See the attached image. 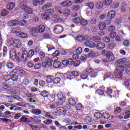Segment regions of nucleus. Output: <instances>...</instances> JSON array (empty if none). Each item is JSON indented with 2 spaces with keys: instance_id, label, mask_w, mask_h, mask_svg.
<instances>
[{
  "instance_id": "1",
  "label": "nucleus",
  "mask_w": 130,
  "mask_h": 130,
  "mask_svg": "<svg viewBox=\"0 0 130 130\" xmlns=\"http://www.w3.org/2000/svg\"><path fill=\"white\" fill-rule=\"evenodd\" d=\"M122 76V70L119 68H117L114 72V75L112 76L113 80L117 81L118 79H120Z\"/></svg>"
},
{
  "instance_id": "2",
  "label": "nucleus",
  "mask_w": 130,
  "mask_h": 130,
  "mask_svg": "<svg viewBox=\"0 0 130 130\" xmlns=\"http://www.w3.org/2000/svg\"><path fill=\"white\" fill-rule=\"evenodd\" d=\"M53 10L52 9H49L46 10V12L42 14V18L44 20H46L47 21L50 19L49 16L53 14Z\"/></svg>"
},
{
  "instance_id": "3",
  "label": "nucleus",
  "mask_w": 130,
  "mask_h": 130,
  "mask_svg": "<svg viewBox=\"0 0 130 130\" xmlns=\"http://www.w3.org/2000/svg\"><path fill=\"white\" fill-rule=\"evenodd\" d=\"M25 52L24 51L22 54L20 52L18 53L14 59H16L17 62H21L22 60L25 62Z\"/></svg>"
},
{
  "instance_id": "4",
  "label": "nucleus",
  "mask_w": 130,
  "mask_h": 130,
  "mask_svg": "<svg viewBox=\"0 0 130 130\" xmlns=\"http://www.w3.org/2000/svg\"><path fill=\"white\" fill-rule=\"evenodd\" d=\"M24 51H25V58H24V62H26V61H27V60L28 59H29V58H31L32 57V56H33V55H34L35 52H34V50L31 49L28 52V54H27V52L26 51V50H24Z\"/></svg>"
},
{
  "instance_id": "5",
  "label": "nucleus",
  "mask_w": 130,
  "mask_h": 130,
  "mask_svg": "<svg viewBox=\"0 0 130 130\" xmlns=\"http://www.w3.org/2000/svg\"><path fill=\"white\" fill-rule=\"evenodd\" d=\"M106 57L109 61H114L115 57L113 53L110 51H108L106 54Z\"/></svg>"
},
{
  "instance_id": "6",
  "label": "nucleus",
  "mask_w": 130,
  "mask_h": 130,
  "mask_svg": "<svg viewBox=\"0 0 130 130\" xmlns=\"http://www.w3.org/2000/svg\"><path fill=\"white\" fill-rule=\"evenodd\" d=\"M53 31L56 34H59L63 31V27L60 25H56L54 27Z\"/></svg>"
},
{
  "instance_id": "7",
  "label": "nucleus",
  "mask_w": 130,
  "mask_h": 130,
  "mask_svg": "<svg viewBox=\"0 0 130 130\" xmlns=\"http://www.w3.org/2000/svg\"><path fill=\"white\" fill-rule=\"evenodd\" d=\"M110 117V115L108 113H103L102 114V119H101L100 122L103 124L104 123H106V122L105 121V119H108Z\"/></svg>"
},
{
  "instance_id": "8",
  "label": "nucleus",
  "mask_w": 130,
  "mask_h": 130,
  "mask_svg": "<svg viewBox=\"0 0 130 130\" xmlns=\"http://www.w3.org/2000/svg\"><path fill=\"white\" fill-rule=\"evenodd\" d=\"M15 40V38L10 36H8L7 40V44L8 46H12V45H13Z\"/></svg>"
},
{
  "instance_id": "9",
  "label": "nucleus",
  "mask_w": 130,
  "mask_h": 130,
  "mask_svg": "<svg viewBox=\"0 0 130 130\" xmlns=\"http://www.w3.org/2000/svg\"><path fill=\"white\" fill-rule=\"evenodd\" d=\"M10 55L12 59H15L17 56V51L16 49L12 48L10 51Z\"/></svg>"
},
{
  "instance_id": "10",
  "label": "nucleus",
  "mask_w": 130,
  "mask_h": 130,
  "mask_svg": "<svg viewBox=\"0 0 130 130\" xmlns=\"http://www.w3.org/2000/svg\"><path fill=\"white\" fill-rule=\"evenodd\" d=\"M106 28H107V26H106L105 22L101 21L99 23V29H100V30L104 31V30H106Z\"/></svg>"
},
{
  "instance_id": "11",
  "label": "nucleus",
  "mask_w": 130,
  "mask_h": 130,
  "mask_svg": "<svg viewBox=\"0 0 130 130\" xmlns=\"http://www.w3.org/2000/svg\"><path fill=\"white\" fill-rule=\"evenodd\" d=\"M21 45L22 43L21 42V41H20V40L15 39L14 40V42L13 43V47H15V48H20Z\"/></svg>"
},
{
  "instance_id": "12",
  "label": "nucleus",
  "mask_w": 130,
  "mask_h": 130,
  "mask_svg": "<svg viewBox=\"0 0 130 130\" xmlns=\"http://www.w3.org/2000/svg\"><path fill=\"white\" fill-rule=\"evenodd\" d=\"M114 17H115V11L112 10L108 12L107 18L109 20H112V19H114Z\"/></svg>"
},
{
  "instance_id": "13",
  "label": "nucleus",
  "mask_w": 130,
  "mask_h": 130,
  "mask_svg": "<svg viewBox=\"0 0 130 130\" xmlns=\"http://www.w3.org/2000/svg\"><path fill=\"white\" fill-rule=\"evenodd\" d=\"M22 11H24L26 14H28L29 15H31V14H33V9L31 8L25 6L23 9H21Z\"/></svg>"
},
{
  "instance_id": "14",
  "label": "nucleus",
  "mask_w": 130,
  "mask_h": 130,
  "mask_svg": "<svg viewBox=\"0 0 130 130\" xmlns=\"http://www.w3.org/2000/svg\"><path fill=\"white\" fill-rule=\"evenodd\" d=\"M85 46H86V47H90V48H94L95 46H96V44H95V43L92 42V41H86L84 43Z\"/></svg>"
},
{
  "instance_id": "15",
  "label": "nucleus",
  "mask_w": 130,
  "mask_h": 130,
  "mask_svg": "<svg viewBox=\"0 0 130 130\" xmlns=\"http://www.w3.org/2000/svg\"><path fill=\"white\" fill-rule=\"evenodd\" d=\"M18 4L20 9L22 10V9H24V7L25 6H26V4H27V1L26 0H18Z\"/></svg>"
},
{
  "instance_id": "16",
  "label": "nucleus",
  "mask_w": 130,
  "mask_h": 130,
  "mask_svg": "<svg viewBox=\"0 0 130 130\" xmlns=\"http://www.w3.org/2000/svg\"><path fill=\"white\" fill-rule=\"evenodd\" d=\"M45 2V0H34L33 1V5L37 7V6H40V5H43Z\"/></svg>"
},
{
  "instance_id": "17",
  "label": "nucleus",
  "mask_w": 130,
  "mask_h": 130,
  "mask_svg": "<svg viewBox=\"0 0 130 130\" xmlns=\"http://www.w3.org/2000/svg\"><path fill=\"white\" fill-rule=\"evenodd\" d=\"M30 32H31L32 36H36V34L39 33L38 28L36 27L31 28L30 29Z\"/></svg>"
},
{
  "instance_id": "18",
  "label": "nucleus",
  "mask_w": 130,
  "mask_h": 130,
  "mask_svg": "<svg viewBox=\"0 0 130 130\" xmlns=\"http://www.w3.org/2000/svg\"><path fill=\"white\" fill-rule=\"evenodd\" d=\"M16 7V4L14 2H10L7 5V9L8 10H13Z\"/></svg>"
},
{
  "instance_id": "19",
  "label": "nucleus",
  "mask_w": 130,
  "mask_h": 130,
  "mask_svg": "<svg viewBox=\"0 0 130 130\" xmlns=\"http://www.w3.org/2000/svg\"><path fill=\"white\" fill-rule=\"evenodd\" d=\"M41 110L39 109H35L31 110V113L35 115H40L41 114Z\"/></svg>"
},
{
  "instance_id": "20",
  "label": "nucleus",
  "mask_w": 130,
  "mask_h": 130,
  "mask_svg": "<svg viewBox=\"0 0 130 130\" xmlns=\"http://www.w3.org/2000/svg\"><path fill=\"white\" fill-rule=\"evenodd\" d=\"M39 33H43L45 31V26L43 25H40L38 27Z\"/></svg>"
},
{
  "instance_id": "21",
  "label": "nucleus",
  "mask_w": 130,
  "mask_h": 130,
  "mask_svg": "<svg viewBox=\"0 0 130 130\" xmlns=\"http://www.w3.org/2000/svg\"><path fill=\"white\" fill-rule=\"evenodd\" d=\"M9 15V11L7 9H4L2 10L1 15L2 17H6Z\"/></svg>"
},
{
  "instance_id": "22",
  "label": "nucleus",
  "mask_w": 130,
  "mask_h": 130,
  "mask_svg": "<svg viewBox=\"0 0 130 130\" xmlns=\"http://www.w3.org/2000/svg\"><path fill=\"white\" fill-rule=\"evenodd\" d=\"M105 47V45L103 43H99L96 45L97 49H103Z\"/></svg>"
},
{
  "instance_id": "23",
  "label": "nucleus",
  "mask_w": 130,
  "mask_h": 130,
  "mask_svg": "<svg viewBox=\"0 0 130 130\" xmlns=\"http://www.w3.org/2000/svg\"><path fill=\"white\" fill-rule=\"evenodd\" d=\"M52 6V4L51 3H48V4H45L42 7V10H43V11H46L47 9H48L49 8H50V7H51Z\"/></svg>"
},
{
  "instance_id": "24",
  "label": "nucleus",
  "mask_w": 130,
  "mask_h": 130,
  "mask_svg": "<svg viewBox=\"0 0 130 130\" xmlns=\"http://www.w3.org/2000/svg\"><path fill=\"white\" fill-rule=\"evenodd\" d=\"M40 95L43 97H48L49 92L47 90H43L42 92H41Z\"/></svg>"
},
{
  "instance_id": "25",
  "label": "nucleus",
  "mask_w": 130,
  "mask_h": 130,
  "mask_svg": "<svg viewBox=\"0 0 130 130\" xmlns=\"http://www.w3.org/2000/svg\"><path fill=\"white\" fill-rule=\"evenodd\" d=\"M39 56H40L41 60H46V57H47L45 56V53H44V52H40L39 53Z\"/></svg>"
},
{
  "instance_id": "26",
  "label": "nucleus",
  "mask_w": 130,
  "mask_h": 130,
  "mask_svg": "<svg viewBox=\"0 0 130 130\" xmlns=\"http://www.w3.org/2000/svg\"><path fill=\"white\" fill-rule=\"evenodd\" d=\"M60 66H61V63L59 61H56L53 64V68H55V69H58V68H60Z\"/></svg>"
},
{
  "instance_id": "27",
  "label": "nucleus",
  "mask_w": 130,
  "mask_h": 130,
  "mask_svg": "<svg viewBox=\"0 0 130 130\" xmlns=\"http://www.w3.org/2000/svg\"><path fill=\"white\" fill-rule=\"evenodd\" d=\"M46 62H47V66L49 67V68H51L52 67V62H51V59L48 57H46Z\"/></svg>"
},
{
  "instance_id": "28",
  "label": "nucleus",
  "mask_w": 130,
  "mask_h": 130,
  "mask_svg": "<svg viewBox=\"0 0 130 130\" xmlns=\"http://www.w3.org/2000/svg\"><path fill=\"white\" fill-rule=\"evenodd\" d=\"M94 117L98 119H100V121H101V119H102V114L100 113H95L94 114Z\"/></svg>"
},
{
  "instance_id": "29",
  "label": "nucleus",
  "mask_w": 130,
  "mask_h": 130,
  "mask_svg": "<svg viewBox=\"0 0 130 130\" xmlns=\"http://www.w3.org/2000/svg\"><path fill=\"white\" fill-rule=\"evenodd\" d=\"M68 102L70 105H72V106H74V105H76V103L77 102H76V100H74L73 98H70L68 100Z\"/></svg>"
},
{
  "instance_id": "30",
  "label": "nucleus",
  "mask_w": 130,
  "mask_h": 130,
  "mask_svg": "<svg viewBox=\"0 0 130 130\" xmlns=\"http://www.w3.org/2000/svg\"><path fill=\"white\" fill-rule=\"evenodd\" d=\"M125 61H126V58H123L117 60V63L119 64H125Z\"/></svg>"
},
{
  "instance_id": "31",
  "label": "nucleus",
  "mask_w": 130,
  "mask_h": 130,
  "mask_svg": "<svg viewBox=\"0 0 130 130\" xmlns=\"http://www.w3.org/2000/svg\"><path fill=\"white\" fill-rule=\"evenodd\" d=\"M20 121H23V122H29V120L26 116H22L21 118L19 119Z\"/></svg>"
},
{
  "instance_id": "32",
  "label": "nucleus",
  "mask_w": 130,
  "mask_h": 130,
  "mask_svg": "<svg viewBox=\"0 0 130 130\" xmlns=\"http://www.w3.org/2000/svg\"><path fill=\"white\" fill-rule=\"evenodd\" d=\"M18 36L20 38H28V35L26 32H21L18 34Z\"/></svg>"
},
{
  "instance_id": "33",
  "label": "nucleus",
  "mask_w": 130,
  "mask_h": 130,
  "mask_svg": "<svg viewBox=\"0 0 130 130\" xmlns=\"http://www.w3.org/2000/svg\"><path fill=\"white\" fill-rule=\"evenodd\" d=\"M88 24V21L84 18H82L80 20V25L81 26H86Z\"/></svg>"
},
{
  "instance_id": "34",
  "label": "nucleus",
  "mask_w": 130,
  "mask_h": 130,
  "mask_svg": "<svg viewBox=\"0 0 130 130\" xmlns=\"http://www.w3.org/2000/svg\"><path fill=\"white\" fill-rule=\"evenodd\" d=\"M6 67H7L8 69H14L15 65L12 62H8L6 64Z\"/></svg>"
},
{
  "instance_id": "35",
  "label": "nucleus",
  "mask_w": 130,
  "mask_h": 130,
  "mask_svg": "<svg viewBox=\"0 0 130 130\" xmlns=\"http://www.w3.org/2000/svg\"><path fill=\"white\" fill-rule=\"evenodd\" d=\"M10 79L12 81H18V76L16 75V74H10Z\"/></svg>"
},
{
  "instance_id": "36",
  "label": "nucleus",
  "mask_w": 130,
  "mask_h": 130,
  "mask_svg": "<svg viewBox=\"0 0 130 130\" xmlns=\"http://www.w3.org/2000/svg\"><path fill=\"white\" fill-rule=\"evenodd\" d=\"M11 114H12V112L10 111H6L4 113V117H6V118H10V117H11Z\"/></svg>"
},
{
  "instance_id": "37",
  "label": "nucleus",
  "mask_w": 130,
  "mask_h": 130,
  "mask_svg": "<svg viewBox=\"0 0 130 130\" xmlns=\"http://www.w3.org/2000/svg\"><path fill=\"white\" fill-rule=\"evenodd\" d=\"M55 10L57 12V13H59L61 15L62 14H66V13L62 12V11H61V7H60V6L56 7Z\"/></svg>"
},
{
  "instance_id": "38",
  "label": "nucleus",
  "mask_w": 130,
  "mask_h": 130,
  "mask_svg": "<svg viewBox=\"0 0 130 130\" xmlns=\"http://www.w3.org/2000/svg\"><path fill=\"white\" fill-rule=\"evenodd\" d=\"M73 23L75 24H79V23L81 22V19L79 17H76L73 19Z\"/></svg>"
},
{
  "instance_id": "39",
  "label": "nucleus",
  "mask_w": 130,
  "mask_h": 130,
  "mask_svg": "<svg viewBox=\"0 0 130 130\" xmlns=\"http://www.w3.org/2000/svg\"><path fill=\"white\" fill-rule=\"evenodd\" d=\"M53 81V76H48L47 77L46 82L47 83H52Z\"/></svg>"
},
{
  "instance_id": "40",
  "label": "nucleus",
  "mask_w": 130,
  "mask_h": 130,
  "mask_svg": "<svg viewBox=\"0 0 130 130\" xmlns=\"http://www.w3.org/2000/svg\"><path fill=\"white\" fill-rule=\"evenodd\" d=\"M111 3H112V0H104V5L105 6H110Z\"/></svg>"
},
{
  "instance_id": "41",
  "label": "nucleus",
  "mask_w": 130,
  "mask_h": 130,
  "mask_svg": "<svg viewBox=\"0 0 130 130\" xmlns=\"http://www.w3.org/2000/svg\"><path fill=\"white\" fill-rule=\"evenodd\" d=\"M8 54V47L4 46L3 48V56L5 57Z\"/></svg>"
},
{
  "instance_id": "42",
  "label": "nucleus",
  "mask_w": 130,
  "mask_h": 130,
  "mask_svg": "<svg viewBox=\"0 0 130 130\" xmlns=\"http://www.w3.org/2000/svg\"><path fill=\"white\" fill-rule=\"evenodd\" d=\"M20 26H26V25H27V22L25 21V20H21L19 21V23Z\"/></svg>"
},
{
  "instance_id": "43",
  "label": "nucleus",
  "mask_w": 130,
  "mask_h": 130,
  "mask_svg": "<svg viewBox=\"0 0 130 130\" xmlns=\"http://www.w3.org/2000/svg\"><path fill=\"white\" fill-rule=\"evenodd\" d=\"M92 40L95 42H99L100 40H101V39L99 38V37L98 36H93L92 37Z\"/></svg>"
},
{
  "instance_id": "44",
  "label": "nucleus",
  "mask_w": 130,
  "mask_h": 130,
  "mask_svg": "<svg viewBox=\"0 0 130 130\" xmlns=\"http://www.w3.org/2000/svg\"><path fill=\"white\" fill-rule=\"evenodd\" d=\"M73 64H74L73 59L72 58L68 59V61L66 62V64L67 65L69 64V66H72Z\"/></svg>"
},
{
  "instance_id": "45",
  "label": "nucleus",
  "mask_w": 130,
  "mask_h": 130,
  "mask_svg": "<svg viewBox=\"0 0 130 130\" xmlns=\"http://www.w3.org/2000/svg\"><path fill=\"white\" fill-rule=\"evenodd\" d=\"M75 39H76L78 41L81 42L83 41V40H84V37H83L82 36H78L76 37Z\"/></svg>"
},
{
  "instance_id": "46",
  "label": "nucleus",
  "mask_w": 130,
  "mask_h": 130,
  "mask_svg": "<svg viewBox=\"0 0 130 130\" xmlns=\"http://www.w3.org/2000/svg\"><path fill=\"white\" fill-rule=\"evenodd\" d=\"M86 6L88 7V8H89V9H90V10H92V9H93V8H94V3H93L92 2H90L86 4Z\"/></svg>"
},
{
  "instance_id": "47",
  "label": "nucleus",
  "mask_w": 130,
  "mask_h": 130,
  "mask_svg": "<svg viewBox=\"0 0 130 130\" xmlns=\"http://www.w3.org/2000/svg\"><path fill=\"white\" fill-rule=\"evenodd\" d=\"M77 110H81L83 108V105L82 104H78L76 106Z\"/></svg>"
},
{
  "instance_id": "48",
  "label": "nucleus",
  "mask_w": 130,
  "mask_h": 130,
  "mask_svg": "<svg viewBox=\"0 0 130 130\" xmlns=\"http://www.w3.org/2000/svg\"><path fill=\"white\" fill-rule=\"evenodd\" d=\"M0 120H2V121H4V122H6V123H8V122H10V121H12V120L10 119L4 118H0Z\"/></svg>"
},
{
  "instance_id": "49",
  "label": "nucleus",
  "mask_w": 130,
  "mask_h": 130,
  "mask_svg": "<svg viewBox=\"0 0 130 130\" xmlns=\"http://www.w3.org/2000/svg\"><path fill=\"white\" fill-rule=\"evenodd\" d=\"M102 7H103V4L102 3V2H98L96 3L97 9H102Z\"/></svg>"
},
{
  "instance_id": "50",
  "label": "nucleus",
  "mask_w": 130,
  "mask_h": 130,
  "mask_svg": "<svg viewBox=\"0 0 130 130\" xmlns=\"http://www.w3.org/2000/svg\"><path fill=\"white\" fill-rule=\"evenodd\" d=\"M43 122L44 123H45V124H46L47 125H49V124H51V123H52V120L48 119L47 120L44 121Z\"/></svg>"
},
{
  "instance_id": "51",
  "label": "nucleus",
  "mask_w": 130,
  "mask_h": 130,
  "mask_svg": "<svg viewBox=\"0 0 130 130\" xmlns=\"http://www.w3.org/2000/svg\"><path fill=\"white\" fill-rule=\"evenodd\" d=\"M57 110L58 112V114H59V113L64 112V109L63 107L57 108Z\"/></svg>"
},
{
  "instance_id": "52",
  "label": "nucleus",
  "mask_w": 130,
  "mask_h": 130,
  "mask_svg": "<svg viewBox=\"0 0 130 130\" xmlns=\"http://www.w3.org/2000/svg\"><path fill=\"white\" fill-rule=\"evenodd\" d=\"M47 47L48 48V51H51V50H54L55 49V47H53V46L47 45Z\"/></svg>"
},
{
  "instance_id": "53",
  "label": "nucleus",
  "mask_w": 130,
  "mask_h": 130,
  "mask_svg": "<svg viewBox=\"0 0 130 130\" xmlns=\"http://www.w3.org/2000/svg\"><path fill=\"white\" fill-rule=\"evenodd\" d=\"M60 82V78L58 77H56L53 80V83L54 84H58Z\"/></svg>"
},
{
  "instance_id": "54",
  "label": "nucleus",
  "mask_w": 130,
  "mask_h": 130,
  "mask_svg": "<svg viewBox=\"0 0 130 130\" xmlns=\"http://www.w3.org/2000/svg\"><path fill=\"white\" fill-rule=\"evenodd\" d=\"M125 113L126 115H125L124 117V118H125V119H127V118H129L130 117V111H126L125 112Z\"/></svg>"
},
{
  "instance_id": "55",
  "label": "nucleus",
  "mask_w": 130,
  "mask_h": 130,
  "mask_svg": "<svg viewBox=\"0 0 130 130\" xmlns=\"http://www.w3.org/2000/svg\"><path fill=\"white\" fill-rule=\"evenodd\" d=\"M60 54V53L59 52V51L58 50H56L53 54H52V56H55L56 57H57L58 55Z\"/></svg>"
},
{
  "instance_id": "56",
  "label": "nucleus",
  "mask_w": 130,
  "mask_h": 130,
  "mask_svg": "<svg viewBox=\"0 0 130 130\" xmlns=\"http://www.w3.org/2000/svg\"><path fill=\"white\" fill-rule=\"evenodd\" d=\"M73 5V2L70 0H67L66 2V7H70Z\"/></svg>"
},
{
  "instance_id": "57",
  "label": "nucleus",
  "mask_w": 130,
  "mask_h": 130,
  "mask_svg": "<svg viewBox=\"0 0 130 130\" xmlns=\"http://www.w3.org/2000/svg\"><path fill=\"white\" fill-rule=\"evenodd\" d=\"M73 64L74 67H78L81 64V61L79 60H76L74 61V62H73Z\"/></svg>"
},
{
  "instance_id": "58",
  "label": "nucleus",
  "mask_w": 130,
  "mask_h": 130,
  "mask_svg": "<svg viewBox=\"0 0 130 130\" xmlns=\"http://www.w3.org/2000/svg\"><path fill=\"white\" fill-rule=\"evenodd\" d=\"M97 72L96 71L93 70L92 73H91V75H90L91 78H95V77H97Z\"/></svg>"
},
{
  "instance_id": "59",
  "label": "nucleus",
  "mask_w": 130,
  "mask_h": 130,
  "mask_svg": "<svg viewBox=\"0 0 130 130\" xmlns=\"http://www.w3.org/2000/svg\"><path fill=\"white\" fill-rule=\"evenodd\" d=\"M83 52V49L81 47H79L76 49V53L77 54H81L82 52Z\"/></svg>"
},
{
  "instance_id": "60",
  "label": "nucleus",
  "mask_w": 130,
  "mask_h": 130,
  "mask_svg": "<svg viewBox=\"0 0 130 130\" xmlns=\"http://www.w3.org/2000/svg\"><path fill=\"white\" fill-rule=\"evenodd\" d=\"M87 58H88V55H83V56H81V57H80L81 60L84 62H85Z\"/></svg>"
},
{
  "instance_id": "61",
  "label": "nucleus",
  "mask_w": 130,
  "mask_h": 130,
  "mask_svg": "<svg viewBox=\"0 0 130 130\" xmlns=\"http://www.w3.org/2000/svg\"><path fill=\"white\" fill-rule=\"evenodd\" d=\"M96 23H97V19L93 18L90 20V24L91 25H95Z\"/></svg>"
},
{
  "instance_id": "62",
  "label": "nucleus",
  "mask_w": 130,
  "mask_h": 130,
  "mask_svg": "<svg viewBox=\"0 0 130 130\" xmlns=\"http://www.w3.org/2000/svg\"><path fill=\"white\" fill-rule=\"evenodd\" d=\"M66 75L67 76V79H69V80H72V79H73V76L71 72H67Z\"/></svg>"
},
{
  "instance_id": "63",
  "label": "nucleus",
  "mask_w": 130,
  "mask_h": 130,
  "mask_svg": "<svg viewBox=\"0 0 130 130\" xmlns=\"http://www.w3.org/2000/svg\"><path fill=\"white\" fill-rule=\"evenodd\" d=\"M96 93L99 95H103V94H104V91H103V90L102 89H97Z\"/></svg>"
},
{
  "instance_id": "64",
  "label": "nucleus",
  "mask_w": 130,
  "mask_h": 130,
  "mask_svg": "<svg viewBox=\"0 0 130 130\" xmlns=\"http://www.w3.org/2000/svg\"><path fill=\"white\" fill-rule=\"evenodd\" d=\"M121 22V19H116L114 21L115 24H116V25H119Z\"/></svg>"
}]
</instances>
